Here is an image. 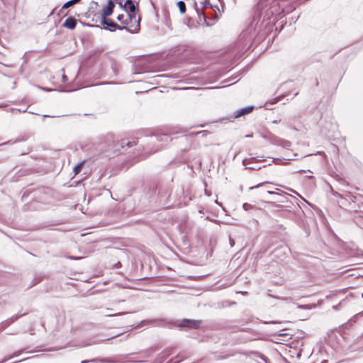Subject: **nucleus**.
I'll return each instance as SVG.
<instances>
[{
    "instance_id": "obj_33",
    "label": "nucleus",
    "mask_w": 363,
    "mask_h": 363,
    "mask_svg": "<svg viewBox=\"0 0 363 363\" xmlns=\"http://www.w3.org/2000/svg\"><path fill=\"white\" fill-rule=\"evenodd\" d=\"M279 122H280V120H279V121H277V120H275V121H273V123H279Z\"/></svg>"
},
{
    "instance_id": "obj_11",
    "label": "nucleus",
    "mask_w": 363,
    "mask_h": 363,
    "mask_svg": "<svg viewBox=\"0 0 363 363\" xmlns=\"http://www.w3.org/2000/svg\"><path fill=\"white\" fill-rule=\"evenodd\" d=\"M157 140L160 142H167L171 140V137L167 134H160L157 136Z\"/></svg>"
},
{
    "instance_id": "obj_29",
    "label": "nucleus",
    "mask_w": 363,
    "mask_h": 363,
    "mask_svg": "<svg viewBox=\"0 0 363 363\" xmlns=\"http://www.w3.org/2000/svg\"><path fill=\"white\" fill-rule=\"evenodd\" d=\"M261 185H262V184H258V185H257V186H252V187H250V189H255V188H257V187H259V186H261Z\"/></svg>"
},
{
    "instance_id": "obj_3",
    "label": "nucleus",
    "mask_w": 363,
    "mask_h": 363,
    "mask_svg": "<svg viewBox=\"0 0 363 363\" xmlns=\"http://www.w3.org/2000/svg\"><path fill=\"white\" fill-rule=\"evenodd\" d=\"M101 23L104 26V28L106 30H108L110 31H114L116 29L118 30H129V28L127 26H121L118 25L116 23L112 21L110 19L106 18V21H103V18H101Z\"/></svg>"
},
{
    "instance_id": "obj_25",
    "label": "nucleus",
    "mask_w": 363,
    "mask_h": 363,
    "mask_svg": "<svg viewBox=\"0 0 363 363\" xmlns=\"http://www.w3.org/2000/svg\"><path fill=\"white\" fill-rule=\"evenodd\" d=\"M182 359H177V360H174V359H170L169 361H168L166 363H178L181 361Z\"/></svg>"
},
{
    "instance_id": "obj_8",
    "label": "nucleus",
    "mask_w": 363,
    "mask_h": 363,
    "mask_svg": "<svg viewBox=\"0 0 363 363\" xmlns=\"http://www.w3.org/2000/svg\"><path fill=\"white\" fill-rule=\"evenodd\" d=\"M253 110V106H247L235 112L234 118H237L245 114L250 113Z\"/></svg>"
},
{
    "instance_id": "obj_21",
    "label": "nucleus",
    "mask_w": 363,
    "mask_h": 363,
    "mask_svg": "<svg viewBox=\"0 0 363 363\" xmlns=\"http://www.w3.org/2000/svg\"><path fill=\"white\" fill-rule=\"evenodd\" d=\"M127 313H116V314L107 315L106 316H108V317L119 316V315H122L127 314Z\"/></svg>"
},
{
    "instance_id": "obj_1",
    "label": "nucleus",
    "mask_w": 363,
    "mask_h": 363,
    "mask_svg": "<svg viewBox=\"0 0 363 363\" xmlns=\"http://www.w3.org/2000/svg\"><path fill=\"white\" fill-rule=\"evenodd\" d=\"M284 3V1L281 4L280 0H258L252 24L255 23L257 26L259 22L262 24L265 21H269L266 24L267 26L269 23L274 22L276 16L281 15L283 11H289Z\"/></svg>"
},
{
    "instance_id": "obj_16",
    "label": "nucleus",
    "mask_w": 363,
    "mask_h": 363,
    "mask_svg": "<svg viewBox=\"0 0 363 363\" xmlns=\"http://www.w3.org/2000/svg\"><path fill=\"white\" fill-rule=\"evenodd\" d=\"M242 208L245 211H248L250 209H252L253 208V206L251 205V204H249L247 203H245L243 205H242Z\"/></svg>"
},
{
    "instance_id": "obj_23",
    "label": "nucleus",
    "mask_w": 363,
    "mask_h": 363,
    "mask_svg": "<svg viewBox=\"0 0 363 363\" xmlns=\"http://www.w3.org/2000/svg\"><path fill=\"white\" fill-rule=\"evenodd\" d=\"M247 168L250 169H257V170H259V169H261V167H259V166H250V167H247Z\"/></svg>"
},
{
    "instance_id": "obj_27",
    "label": "nucleus",
    "mask_w": 363,
    "mask_h": 363,
    "mask_svg": "<svg viewBox=\"0 0 363 363\" xmlns=\"http://www.w3.org/2000/svg\"><path fill=\"white\" fill-rule=\"evenodd\" d=\"M62 78V82H65L67 81V77L65 74H63Z\"/></svg>"
},
{
    "instance_id": "obj_24",
    "label": "nucleus",
    "mask_w": 363,
    "mask_h": 363,
    "mask_svg": "<svg viewBox=\"0 0 363 363\" xmlns=\"http://www.w3.org/2000/svg\"><path fill=\"white\" fill-rule=\"evenodd\" d=\"M124 16L123 14L118 15L117 16V20L122 23V21L124 20Z\"/></svg>"
},
{
    "instance_id": "obj_28",
    "label": "nucleus",
    "mask_w": 363,
    "mask_h": 363,
    "mask_svg": "<svg viewBox=\"0 0 363 363\" xmlns=\"http://www.w3.org/2000/svg\"><path fill=\"white\" fill-rule=\"evenodd\" d=\"M95 362V359H91V360H83L81 362V363H89V362Z\"/></svg>"
},
{
    "instance_id": "obj_17",
    "label": "nucleus",
    "mask_w": 363,
    "mask_h": 363,
    "mask_svg": "<svg viewBox=\"0 0 363 363\" xmlns=\"http://www.w3.org/2000/svg\"><path fill=\"white\" fill-rule=\"evenodd\" d=\"M111 68L113 70L114 73H116L118 70V65L115 61H112L111 62Z\"/></svg>"
},
{
    "instance_id": "obj_10",
    "label": "nucleus",
    "mask_w": 363,
    "mask_h": 363,
    "mask_svg": "<svg viewBox=\"0 0 363 363\" xmlns=\"http://www.w3.org/2000/svg\"><path fill=\"white\" fill-rule=\"evenodd\" d=\"M281 1V4H282V2L284 1L283 0H280ZM294 3V0H284V6L286 7H287V9H289V11H286V10H284L282 11V13H289L291 11H292L295 7L294 6L293 4Z\"/></svg>"
},
{
    "instance_id": "obj_2",
    "label": "nucleus",
    "mask_w": 363,
    "mask_h": 363,
    "mask_svg": "<svg viewBox=\"0 0 363 363\" xmlns=\"http://www.w3.org/2000/svg\"><path fill=\"white\" fill-rule=\"evenodd\" d=\"M128 20L132 22V24L128 27L129 32L133 33H137L140 30V17L137 13H128Z\"/></svg>"
},
{
    "instance_id": "obj_36",
    "label": "nucleus",
    "mask_w": 363,
    "mask_h": 363,
    "mask_svg": "<svg viewBox=\"0 0 363 363\" xmlns=\"http://www.w3.org/2000/svg\"><path fill=\"white\" fill-rule=\"evenodd\" d=\"M277 101V99H274V101L272 104L276 103Z\"/></svg>"
},
{
    "instance_id": "obj_6",
    "label": "nucleus",
    "mask_w": 363,
    "mask_h": 363,
    "mask_svg": "<svg viewBox=\"0 0 363 363\" xmlns=\"http://www.w3.org/2000/svg\"><path fill=\"white\" fill-rule=\"evenodd\" d=\"M121 6H122V4H119ZM124 10L127 12V13H137L138 11V8L137 5L132 0H127L125 4L123 6Z\"/></svg>"
},
{
    "instance_id": "obj_30",
    "label": "nucleus",
    "mask_w": 363,
    "mask_h": 363,
    "mask_svg": "<svg viewBox=\"0 0 363 363\" xmlns=\"http://www.w3.org/2000/svg\"><path fill=\"white\" fill-rule=\"evenodd\" d=\"M267 193L269 194H275L276 193L272 191H267Z\"/></svg>"
},
{
    "instance_id": "obj_34",
    "label": "nucleus",
    "mask_w": 363,
    "mask_h": 363,
    "mask_svg": "<svg viewBox=\"0 0 363 363\" xmlns=\"http://www.w3.org/2000/svg\"><path fill=\"white\" fill-rule=\"evenodd\" d=\"M146 322H147L146 320L141 321L140 325H143V324H144Z\"/></svg>"
},
{
    "instance_id": "obj_18",
    "label": "nucleus",
    "mask_w": 363,
    "mask_h": 363,
    "mask_svg": "<svg viewBox=\"0 0 363 363\" xmlns=\"http://www.w3.org/2000/svg\"><path fill=\"white\" fill-rule=\"evenodd\" d=\"M255 159L253 157L252 158H250V159H245L242 162L243 164L244 165H247L248 164H250L252 161H253Z\"/></svg>"
},
{
    "instance_id": "obj_38",
    "label": "nucleus",
    "mask_w": 363,
    "mask_h": 363,
    "mask_svg": "<svg viewBox=\"0 0 363 363\" xmlns=\"http://www.w3.org/2000/svg\"><path fill=\"white\" fill-rule=\"evenodd\" d=\"M362 296L363 297V294H362Z\"/></svg>"
},
{
    "instance_id": "obj_37",
    "label": "nucleus",
    "mask_w": 363,
    "mask_h": 363,
    "mask_svg": "<svg viewBox=\"0 0 363 363\" xmlns=\"http://www.w3.org/2000/svg\"><path fill=\"white\" fill-rule=\"evenodd\" d=\"M44 117H50V116L48 115H45Z\"/></svg>"
},
{
    "instance_id": "obj_14",
    "label": "nucleus",
    "mask_w": 363,
    "mask_h": 363,
    "mask_svg": "<svg viewBox=\"0 0 363 363\" xmlns=\"http://www.w3.org/2000/svg\"><path fill=\"white\" fill-rule=\"evenodd\" d=\"M177 6L181 13H184L186 12V4L183 1H178Z\"/></svg>"
},
{
    "instance_id": "obj_5",
    "label": "nucleus",
    "mask_w": 363,
    "mask_h": 363,
    "mask_svg": "<svg viewBox=\"0 0 363 363\" xmlns=\"http://www.w3.org/2000/svg\"><path fill=\"white\" fill-rule=\"evenodd\" d=\"M114 6L115 4L111 0H109L107 4L105 6H104L101 17L103 18L104 21H106V17L112 14Z\"/></svg>"
},
{
    "instance_id": "obj_4",
    "label": "nucleus",
    "mask_w": 363,
    "mask_h": 363,
    "mask_svg": "<svg viewBox=\"0 0 363 363\" xmlns=\"http://www.w3.org/2000/svg\"><path fill=\"white\" fill-rule=\"evenodd\" d=\"M202 321L200 320L184 319L179 324L180 327H186L193 329H198Z\"/></svg>"
},
{
    "instance_id": "obj_7",
    "label": "nucleus",
    "mask_w": 363,
    "mask_h": 363,
    "mask_svg": "<svg viewBox=\"0 0 363 363\" xmlns=\"http://www.w3.org/2000/svg\"><path fill=\"white\" fill-rule=\"evenodd\" d=\"M76 25L77 20L74 17L70 16L65 20V21L62 24V26L73 30L74 28H75Z\"/></svg>"
},
{
    "instance_id": "obj_20",
    "label": "nucleus",
    "mask_w": 363,
    "mask_h": 363,
    "mask_svg": "<svg viewBox=\"0 0 363 363\" xmlns=\"http://www.w3.org/2000/svg\"><path fill=\"white\" fill-rule=\"evenodd\" d=\"M122 23L126 24V25H128L129 23H130V25L132 24V22L128 20V13H127V18L122 21Z\"/></svg>"
},
{
    "instance_id": "obj_15",
    "label": "nucleus",
    "mask_w": 363,
    "mask_h": 363,
    "mask_svg": "<svg viewBox=\"0 0 363 363\" xmlns=\"http://www.w3.org/2000/svg\"><path fill=\"white\" fill-rule=\"evenodd\" d=\"M21 350L15 352L12 355L4 359V360L0 363H4V362H6L7 360L11 359L12 357L18 356L19 354H21Z\"/></svg>"
},
{
    "instance_id": "obj_19",
    "label": "nucleus",
    "mask_w": 363,
    "mask_h": 363,
    "mask_svg": "<svg viewBox=\"0 0 363 363\" xmlns=\"http://www.w3.org/2000/svg\"><path fill=\"white\" fill-rule=\"evenodd\" d=\"M203 4V8H207L211 7V5L210 4V2L208 0H206L205 1L202 2Z\"/></svg>"
},
{
    "instance_id": "obj_9",
    "label": "nucleus",
    "mask_w": 363,
    "mask_h": 363,
    "mask_svg": "<svg viewBox=\"0 0 363 363\" xmlns=\"http://www.w3.org/2000/svg\"><path fill=\"white\" fill-rule=\"evenodd\" d=\"M274 143L277 144V145H280L286 149H289V147L291 146V143L290 141L281 139L279 138H275Z\"/></svg>"
},
{
    "instance_id": "obj_22",
    "label": "nucleus",
    "mask_w": 363,
    "mask_h": 363,
    "mask_svg": "<svg viewBox=\"0 0 363 363\" xmlns=\"http://www.w3.org/2000/svg\"><path fill=\"white\" fill-rule=\"evenodd\" d=\"M136 144L135 141H128L125 143V145L128 147H132Z\"/></svg>"
},
{
    "instance_id": "obj_26",
    "label": "nucleus",
    "mask_w": 363,
    "mask_h": 363,
    "mask_svg": "<svg viewBox=\"0 0 363 363\" xmlns=\"http://www.w3.org/2000/svg\"><path fill=\"white\" fill-rule=\"evenodd\" d=\"M229 241H230V246H231V247H233V245H235V242H234V240H233L231 238H229Z\"/></svg>"
},
{
    "instance_id": "obj_12",
    "label": "nucleus",
    "mask_w": 363,
    "mask_h": 363,
    "mask_svg": "<svg viewBox=\"0 0 363 363\" xmlns=\"http://www.w3.org/2000/svg\"><path fill=\"white\" fill-rule=\"evenodd\" d=\"M84 163H85V161H82V162H79V163H78V164H77L74 167V169H73V172H74V175L78 174L81 172V170H82V167H83V166H84Z\"/></svg>"
},
{
    "instance_id": "obj_35",
    "label": "nucleus",
    "mask_w": 363,
    "mask_h": 363,
    "mask_svg": "<svg viewBox=\"0 0 363 363\" xmlns=\"http://www.w3.org/2000/svg\"><path fill=\"white\" fill-rule=\"evenodd\" d=\"M123 144H124V141H122V143H121V147H124Z\"/></svg>"
},
{
    "instance_id": "obj_13",
    "label": "nucleus",
    "mask_w": 363,
    "mask_h": 363,
    "mask_svg": "<svg viewBox=\"0 0 363 363\" xmlns=\"http://www.w3.org/2000/svg\"><path fill=\"white\" fill-rule=\"evenodd\" d=\"M80 0H69L67 1L64 5L62 6V9H68L69 7L73 6L74 4L78 3Z\"/></svg>"
},
{
    "instance_id": "obj_31",
    "label": "nucleus",
    "mask_w": 363,
    "mask_h": 363,
    "mask_svg": "<svg viewBox=\"0 0 363 363\" xmlns=\"http://www.w3.org/2000/svg\"><path fill=\"white\" fill-rule=\"evenodd\" d=\"M72 259H80V257H70Z\"/></svg>"
},
{
    "instance_id": "obj_32",
    "label": "nucleus",
    "mask_w": 363,
    "mask_h": 363,
    "mask_svg": "<svg viewBox=\"0 0 363 363\" xmlns=\"http://www.w3.org/2000/svg\"><path fill=\"white\" fill-rule=\"evenodd\" d=\"M17 318H18L17 316L13 317L12 318V321H14V320H17Z\"/></svg>"
}]
</instances>
